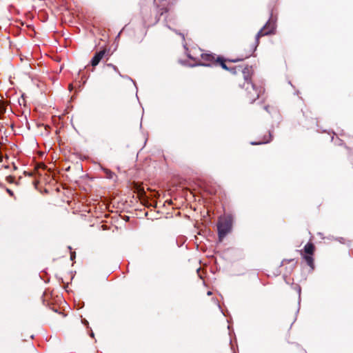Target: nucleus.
Returning <instances> with one entry per match:
<instances>
[{
	"instance_id": "1",
	"label": "nucleus",
	"mask_w": 353,
	"mask_h": 353,
	"mask_svg": "<svg viewBox=\"0 0 353 353\" xmlns=\"http://www.w3.org/2000/svg\"><path fill=\"white\" fill-rule=\"evenodd\" d=\"M250 70L251 68L246 67L243 70L242 72L245 80L243 86L248 92V96L250 100V103H253L259 97L260 91L256 88L255 85L251 81Z\"/></svg>"
},
{
	"instance_id": "2",
	"label": "nucleus",
	"mask_w": 353,
	"mask_h": 353,
	"mask_svg": "<svg viewBox=\"0 0 353 353\" xmlns=\"http://www.w3.org/2000/svg\"><path fill=\"white\" fill-rule=\"evenodd\" d=\"M232 218L231 216H221L217 224L219 240L221 241L232 230Z\"/></svg>"
},
{
	"instance_id": "3",
	"label": "nucleus",
	"mask_w": 353,
	"mask_h": 353,
	"mask_svg": "<svg viewBox=\"0 0 353 353\" xmlns=\"http://www.w3.org/2000/svg\"><path fill=\"white\" fill-rule=\"evenodd\" d=\"M274 29V23H272L270 21H268L266 24L263 26V28L261 30H260L256 34V42L258 43L259 37L272 33Z\"/></svg>"
},
{
	"instance_id": "4",
	"label": "nucleus",
	"mask_w": 353,
	"mask_h": 353,
	"mask_svg": "<svg viewBox=\"0 0 353 353\" xmlns=\"http://www.w3.org/2000/svg\"><path fill=\"white\" fill-rule=\"evenodd\" d=\"M105 54V50H100L99 52H97L91 60V65L94 67L97 66L101 60L103 59Z\"/></svg>"
},
{
	"instance_id": "5",
	"label": "nucleus",
	"mask_w": 353,
	"mask_h": 353,
	"mask_svg": "<svg viewBox=\"0 0 353 353\" xmlns=\"http://www.w3.org/2000/svg\"><path fill=\"white\" fill-rule=\"evenodd\" d=\"M305 252L310 256H312L314 251V246L311 243H307L304 247Z\"/></svg>"
},
{
	"instance_id": "6",
	"label": "nucleus",
	"mask_w": 353,
	"mask_h": 353,
	"mask_svg": "<svg viewBox=\"0 0 353 353\" xmlns=\"http://www.w3.org/2000/svg\"><path fill=\"white\" fill-rule=\"evenodd\" d=\"M270 140H271V134L270 133L268 138H264V139L263 141H257V142L252 141V142H251V144L252 145H261V144L269 143L270 141Z\"/></svg>"
},
{
	"instance_id": "7",
	"label": "nucleus",
	"mask_w": 353,
	"mask_h": 353,
	"mask_svg": "<svg viewBox=\"0 0 353 353\" xmlns=\"http://www.w3.org/2000/svg\"><path fill=\"white\" fill-rule=\"evenodd\" d=\"M304 259L307 263V264L311 267L312 268H313V265H314V261H313V258L312 256H310V255H305L304 256Z\"/></svg>"
},
{
	"instance_id": "8",
	"label": "nucleus",
	"mask_w": 353,
	"mask_h": 353,
	"mask_svg": "<svg viewBox=\"0 0 353 353\" xmlns=\"http://www.w3.org/2000/svg\"><path fill=\"white\" fill-rule=\"evenodd\" d=\"M103 170L105 173L106 177L108 179H113L114 174L112 171L106 168H103Z\"/></svg>"
},
{
	"instance_id": "9",
	"label": "nucleus",
	"mask_w": 353,
	"mask_h": 353,
	"mask_svg": "<svg viewBox=\"0 0 353 353\" xmlns=\"http://www.w3.org/2000/svg\"><path fill=\"white\" fill-rule=\"evenodd\" d=\"M217 61L220 63V65L222 67V68H223V69H225L226 70H229L223 59H221V58H218L217 59Z\"/></svg>"
},
{
	"instance_id": "10",
	"label": "nucleus",
	"mask_w": 353,
	"mask_h": 353,
	"mask_svg": "<svg viewBox=\"0 0 353 353\" xmlns=\"http://www.w3.org/2000/svg\"><path fill=\"white\" fill-rule=\"evenodd\" d=\"M107 67L112 68V69H113L116 72H117L119 74V76L122 77V75L121 74L120 72L119 71L117 67L115 66L114 65H113L112 63H108Z\"/></svg>"
},
{
	"instance_id": "11",
	"label": "nucleus",
	"mask_w": 353,
	"mask_h": 353,
	"mask_svg": "<svg viewBox=\"0 0 353 353\" xmlns=\"http://www.w3.org/2000/svg\"><path fill=\"white\" fill-rule=\"evenodd\" d=\"M201 57L203 59L207 60V61H211L213 59V57L208 54H202Z\"/></svg>"
},
{
	"instance_id": "12",
	"label": "nucleus",
	"mask_w": 353,
	"mask_h": 353,
	"mask_svg": "<svg viewBox=\"0 0 353 353\" xmlns=\"http://www.w3.org/2000/svg\"><path fill=\"white\" fill-rule=\"evenodd\" d=\"M168 12V10L165 9L164 11H161V15H163L164 14H166Z\"/></svg>"
},
{
	"instance_id": "13",
	"label": "nucleus",
	"mask_w": 353,
	"mask_h": 353,
	"mask_svg": "<svg viewBox=\"0 0 353 353\" xmlns=\"http://www.w3.org/2000/svg\"><path fill=\"white\" fill-rule=\"evenodd\" d=\"M241 60H243V59H241ZM240 61V59H233V60H232L231 61H232V62H236V61Z\"/></svg>"
},
{
	"instance_id": "14",
	"label": "nucleus",
	"mask_w": 353,
	"mask_h": 353,
	"mask_svg": "<svg viewBox=\"0 0 353 353\" xmlns=\"http://www.w3.org/2000/svg\"><path fill=\"white\" fill-rule=\"evenodd\" d=\"M7 191H8V192H9V194H12V191H11V190H10L9 189H8V190H7Z\"/></svg>"
},
{
	"instance_id": "15",
	"label": "nucleus",
	"mask_w": 353,
	"mask_h": 353,
	"mask_svg": "<svg viewBox=\"0 0 353 353\" xmlns=\"http://www.w3.org/2000/svg\"><path fill=\"white\" fill-rule=\"evenodd\" d=\"M208 295H211L212 294V292L210 291L208 292L207 293Z\"/></svg>"
},
{
	"instance_id": "16",
	"label": "nucleus",
	"mask_w": 353,
	"mask_h": 353,
	"mask_svg": "<svg viewBox=\"0 0 353 353\" xmlns=\"http://www.w3.org/2000/svg\"><path fill=\"white\" fill-rule=\"evenodd\" d=\"M201 65L209 66L210 64H201Z\"/></svg>"
},
{
	"instance_id": "17",
	"label": "nucleus",
	"mask_w": 353,
	"mask_h": 353,
	"mask_svg": "<svg viewBox=\"0 0 353 353\" xmlns=\"http://www.w3.org/2000/svg\"><path fill=\"white\" fill-rule=\"evenodd\" d=\"M74 256L73 255V254H71V259H72H72H73V257H74Z\"/></svg>"
},
{
	"instance_id": "18",
	"label": "nucleus",
	"mask_w": 353,
	"mask_h": 353,
	"mask_svg": "<svg viewBox=\"0 0 353 353\" xmlns=\"http://www.w3.org/2000/svg\"><path fill=\"white\" fill-rule=\"evenodd\" d=\"M189 58L194 59V58L192 57L190 55H188Z\"/></svg>"
}]
</instances>
